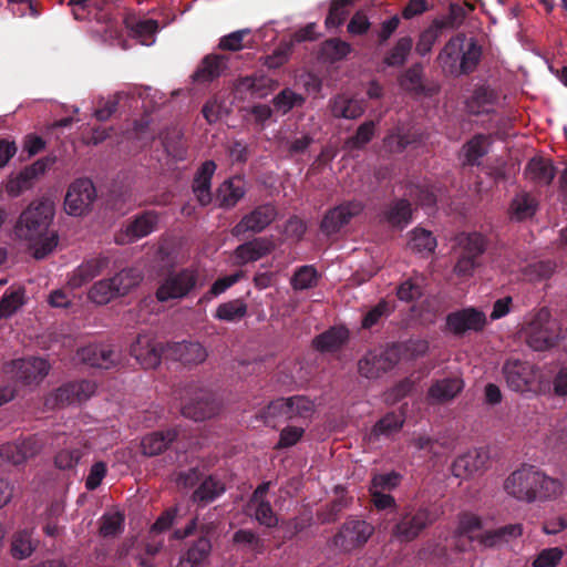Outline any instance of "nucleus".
Listing matches in <instances>:
<instances>
[{"mask_svg":"<svg viewBox=\"0 0 567 567\" xmlns=\"http://www.w3.org/2000/svg\"><path fill=\"white\" fill-rule=\"evenodd\" d=\"M411 216V204L405 198L391 202L383 212L384 220L394 227L405 226L410 223Z\"/></svg>","mask_w":567,"mask_h":567,"instance_id":"ea45409f","label":"nucleus"},{"mask_svg":"<svg viewBox=\"0 0 567 567\" xmlns=\"http://www.w3.org/2000/svg\"><path fill=\"white\" fill-rule=\"evenodd\" d=\"M318 280L319 274L313 266H301L295 271L291 286L295 290H306L316 287Z\"/></svg>","mask_w":567,"mask_h":567,"instance_id":"8fccbe9b","label":"nucleus"},{"mask_svg":"<svg viewBox=\"0 0 567 567\" xmlns=\"http://www.w3.org/2000/svg\"><path fill=\"white\" fill-rule=\"evenodd\" d=\"M374 527L364 519L349 517L333 536V545L343 550L351 551L362 547L372 536Z\"/></svg>","mask_w":567,"mask_h":567,"instance_id":"1a4fd4ad","label":"nucleus"},{"mask_svg":"<svg viewBox=\"0 0 567 567\" xmlns=\"http://www.w3.org/2000/svg\"><path fill=\"white\" fill-rule=\"evenodd\" d=\"M401 360V349L398 344H392L384 350L369 351L358 362L360 375L367 379H378L383 373L392 370Z\"/></svg>","mask_w":567,"mask_h":567,"instance_id":"6e6552de","label":"nucleus"},{"mask_svg":"<svg viewBox=\"0 0 567 567\" xmlns=\"http://www.w3.org/2000/svg\"><path fill=\"white\" fill-rule=\"evenodd\" d=\"M210 551V539L206 535H203L189 546L183 559L192 567H197L208 558Z\"/></svg>","mask_w":567,"mask_h":567,"instance_id":"a18cd8bd","label":"nucleus"},{"mask_svg":"<svg viewBox=\"0 0 567 567\" xmlns=\"http://www.w3.org/2000/svg\"><path fill=\"white\" fill-rule=\"evenodd\" d=\"M353 2L354 0H332L324 21L327 28H337L341 25L349 14L348 8Z\"/></svg>","mask_w":567,"mask_h":567,"instance_id":"4d7b16f0","label":"nucleus"},{"mask_svg":"<svg viewBox=\"0 0 567 567\" xmlns=\"http://www.w3.org/2000/svg\"><path fill=\"white\" fill-rule=\"evenodd\" d=\"M216 171L214 161L204 162L197 169L193 179L192 189L200 206H207L212 203L213 196L210 192L212 178Z\"/></svg>","mask_w":567,"mask_h":567,"instance_id":"bb28decb","label":"nucleus"},{"mask_svg":"<svg viewBox=\"0 0 567 567\" xmlns=\"http://www.w3.org/2000/svg\"><path fill=\"white\" fill-rule=\"evenodd\" d=\"M375 133L374 121H365L355 131V134L346 141L349 150H361L371 142Z\"/></svg>","mask_w":567,"mask_h":567,"instance_id":"5fc2aeb1","label":"nucleus"},{"mask_svg":"<svg viewBox=\"0 0 567 567\" xmlns=\"http://www.w3.org/2000/svg\"><path fill=\"white\" fill-rule=\"evenodd\" d=\"M272 244L270 240L256 237L252 240L239 245L235 255L243 264L254 262L270 254Z\"/></svg>","mask_w":567,"mask_h":567,"instance_id":"473e14b6","label":"nucleus"},{"mask_svg":"<svg viewBox=\"0 0 567 567\" xmlns=\"http://www.w3.org/2000/svg\"><path fill=\"white\" fill-rule=\"evenodd\" d=\"M305 101L301 94L293 92L291 89H284L272 99V105L276 111L287 114L295 106H301Z\"/></svg>","mask_w":567,"mask_h":567,"instance_id":"603ef678","label":"nucleus"},{"mask_svg":"<svg viewBox=\"0 0 567 567\" xmlns=\"http://www.w3.org/2000/svg\"><path fill=\"white\" fill-rule=\"evenodd\" d=\"M525 176L538 184L549 185L556 175V169L549 159L543 157H533L525 167Z\"/></svg>","mask_w":567,"mask_h":567,"instance_id":"72a5a7b5","label":"nucleus"},{"mask_svg":"<svg viewBox=\"0 0 567 567\" xmlns=\"http://www.w3.org/2000/svg\"><path fill=\"white\" fill-rule=\"evenodd\" d=\"M482 527V519L477 515L465 513L460 517L457 533L461 536H466L471 540H478V536H475L474 533L481 530Z\"/></svg>","mask_w":567,"mask_h":567,"instance_id":"69168bd1","label":"nucleus"},{"mask_svg":"<svg viewBox=\"0 0 567 567\" xmlns=\"http://www.w3.org/2000/svg\"><path fill=\"white\" fill-rule=\"evenodd\" d=\"M34 550L31 535L27 530L18 532L11 543V554L17 559L29 557Z\"/></svg>","mask_w":567,"mask_h":567,"instance_id":"680f3d73","label":"nucleus"},{"mask_svg":"<svg viewBox=\"0 0 567 567\" xmlns=\"http://www.w3.org/2000/svg\"><path fill=\"white\" fill-rule=\"evenodd\" d=\"M439 516V509L434 504H408L398 512L391 535L401 543H410L432 526Z\"/></svg>","mask_w":567,"mask_h":567,"instance_id":"7ed1b4c3","label":"nucleus"},{"mask_svg":"<svg viewBox=\"0 0 567 567\" xmlns=\"http://www.w3.org/2000/svg\"><path fill=\"white\" fill-rule=\"evenodd\" d=\"M131 354L144 369L156 368L166 357V346L156 342L148 334H138L136 340L131 344Z\"/></svg>","mask_w":567,"mask_h":567,"instance_id":"a211bd4d","label":"nucleus"},{"mask_svg":"<svg viewBox=\"0 0 567 567\" xmlns=\"http://www.w3.org/2000/svg\"><path fill=\"white\" fill-rule=\"evenodd\" d=\"M199 286V272L187 267L167 272L159 281L155 297L159 302L187 298Z\"/></svg>","mask_w":567,"mask_h":567,"instance_id":"423d86ee","label":"nucleus"},{"mask_svg":"<svg viewBox=\"0 0 567 567\" xmlns=\"http://www.w3.org/2000/svg\"><path fill=\"white\" fill-rule=\"evenodd\" d=\"M244 181L239 177L230 178L220 184L217 189V200L223 208H231L245 196Z\"/></svg>","mask_w":567,"mask_h":567,"instance_id":"e433bc0d","label":"nucleus"},{"mask_svg":"<svg viewBox=\"0 0 567 567\" xmlns=\"http://www.w3.org/2000/svg\"><path fill=\"white\" fill-rule=\"evenodd\" d=\"M290 412L288 405V398H279L271 401L264 410L262 417L266 423H270L274 420L282 419L285 421L291 420Z\"/></svg>","mask_w":567,"mask_h":567,"instance_id":"052dcab7","label":"nucleus"},{"mask_svg":"<svg viewBox=\"0 0 567 567\" xmlns=\"http://www.w3.org/2000/svg\"><path fill=\"white\" fill-rule=\"evenodd\" d=\"M110 265V258L99 255L84 260L68 277V286L78 289L103 272Z\"/></svg>","mask_w":567,"mask_h":567,"instance_id":"412c9836","label":"nucleus"},{"mask_svg":"<svg viewBox=\"0 0 567 567\" xmlns=\"http://www.w3.org/2000/svg\"><path fill=\"white\" fill-rule=\"evenodd\" d=\"M486 324L485 313L474 307L452 311L445 318L446 330L457 338L470 332H481Z\"/></svg>","mask_w":567,"mask_h":567,"instance_id":"f8f14e48","label":"nucleus"},{"mask_svg":"<svg viewBox=\"0 0 567 567\" xmlns=\"http://www.w3.org/2000/svg\"><path fill=\"white\" fill-rule=\"evenodd\" d=\"M225 489V485L221 481L208 476L203 480L199 486L194 491L192 499L194 503L206 505L223 495Z\"/></svg>","mask_w":567,"mask_h":567,"instance_id":"a19ab883","label":"nucleus"},{"mask_svg":"<svg viewBox=\"0 0 567 567\" xmlns=\"http://www.w3.org/2000/svg\"><path fill=\"white\" fill-rule=\"evenodd\" d=\"M351 52V45L338 38L326 40L320 49L324 61L337 62L344 59Z\"/></svg>","mask_w":567,"mask_h":567,"instance_id":"de8ad7c7","label":"nucleus"},{"mask_svg":"<svg viewBox=\"0 0 567 567\" xmlns=\"http://www.w3.org/2000/svg\"><path fill=\"white\" fill-rule=\"evenodd\" d=\"M506 493L519 502H550L563 495L565 486L534 465L524 464L512 472L504 482Z\"/></svg>","mask_w":567,"mask_h":567,"instance_id":"f03ea898","label":"nucleus"},{"mask_svg":"<svg viewBox=\"0 0 567 567\" xmlns=\"http://www.w3.org/2000/svg\"><path fill=\"white\" fill-rule=\"evenodd\" d=\"M141 280L142 277L136 269L125 268L111 278L101 279L93 284L87 292V297L96 305H106L118 297L127 295Z\"/></svg>","mask_w":567,"mask_h":567,"instance_id":"20e7f679","label":"nucleus"},{"mask_svg":"<svg viewBox=\"0 0 567 567\" xmlns=\"http://www.w3.org/2000/svg\"><path fill=\"white\" fill-rule=\"evenodd\" d=\"M96 199V189L89 178L74 181L64 198V209L69 215L82 216L86 214Z\"/></svg>","mask_w":567,"mask_h":567,"instance_id":"ddd939ff","label":"nucleus"},{"mask_svg":"<svg viewBox=\"0 0 567 567\" xmlns=\"http://www.w3.org/2000/svg\"><path fill=\"white\" fill-rule=\"evenodd\" d=\"M47 164L40 159L24 167L16 177L9 179L7 184V192L9 195L17 197L24 190L31 188L33 179L43 174Z\"/></svg>","mask_w":567,"mask_h":567,"instance_id":"c756f323","label":"nucleus"},{"mask_svg":"<svg viewBox=\"0 0 567 567\" xmlns=\"http://www.w3.org/2000/svg\"><path fill=\"white\" fill-rule=\"evenodd\" d=\"M208 355L206 348L197 341H182L166 344V358L183 364H200Z\"/></svg>","mask_w":567,"mask_h":567,"instance_id":"aec40b11","label":"nucleus"},{"mask_svg":"<svg viewBox=\"0 0 567 567\" xmlns=\"http://www.w3.org/2000/svg\"><path fill=\"white\" fill-rule=\"evenodd\" d=\"M538 208L537 199L529 193L516 194L508 208L513 221H524L532 218Z\"/></svg>","mask_w":567,"mask_h":567,"instance_id":"f704fd0d","label":"nucleus"},{"mask_svg":"<svg viewBox=\"0 0 567 567\" xmlns=\"http://www.w3.org/2000/svg\"><path fill=\"white\" fill-rule=\"evenodd\" d=\"M96 390V384L90 380L72 381L61 385L47 395L44 405L48 409L63 408L89 400Z\"/></svg>","mask_w":567,"mask_h":567,"instance_id":"9d476101","label":"nucleus"},{"mask_svg":"<svg viewBox=\"0 0 567 567\" xmlns=\"http://www.w3.org/2000/svg\"><path fill=\"white\" fill-rule=\"evenodd\" d=\"M278 216L277 207L271 203L256 206L251 212L245 214L231 228L234 237L243 239L246 234H259L264 231Z\"/></svg>","mask_w":567,"mask_h":567,"instance_id":"9b49d317","label":"nucleus"},{"mask_svg":"<svg viewBox=\"0 0 567 567\" xmlns=\"http://www.w3.org/2000/svg\"><path fill=\"white\" fill-rule=\"evenodd\" d=\"M400 85L405 90L416 94L424 92L423 66L415 63L410 66L400 79Z\"/></svg>","mask_w":567,"mask_h":567,"instance_id":"3c124183","label":"nucleus"},{"mask_svg":"<svg viewBox=\"0 0 567 567\" xmlns=\"http://www.w3.org/2000/svg\"><path fill=\"white\" fill-rule=\"evenodd\" d=\"M50 364L37 357L13 360L11 372L23 384H39L49 373Z\"/></svg>","mask_w":567,"mask_h":567,"instance_id":"6ab92c4d","label":"nucleus"},{"mask_svg":"<svg viewBox=\"0 0 567 567\" xmlns=\"http://www.w3.org/2000/svg\"><path fill=\"white\" fill-rule=\"evenodd\" d=\"M350 504L351 498L346 495H341L327 504L324 508L320 509L317 513V518L321 524L333 523Z\"/></svg>","mask_w":567,"mask_h":567,"instance_id":"09e8293b","label":"nucleus"},{"mask_svg":"<svg viewBox=\"0 0 567 567\" xmlns=\"http://www.w3.org/2000/svg\"><path fill=\"white\" fill-rule=\"evenodd\" d=\"M463 389V381L460 378H446L437 380L429 389V396L436 402L443 403L454 399Z\"/></svg>","mask_w":567,"mask_h":567,"instance_id":"58836bf2","label":"nucleus"},{"mask_svg":"<svg viewBox=\"0 0 567 567\" xmlns=\"http://www.w3.org/2000/svg\"><path fill=\"white\" fill-rule=\"evenodd\" d=\"M456 244L460 248V256L454 270L460 276H468L478 265L477 258L486 249V239L476 231L461 233L456 236Z\"/></svg>","mask_w":567,"mask_h":567,"instance_id":"0eeeda50","label":"nucleus"},{"mask_svg":"<svg viewBox=\"0 0 567 567\" xmlns=\"http://www.w3.org/2000/svg\"><path fill=\"white\" fill-rule=\"evenodd\" d=\"M186 393L189 399L184 401L181 408L185 417L204 421L217 413L218 404L209 391L190 386Z\"/></svg>","mask_w":567,"mask_h":567,"instance_id":"2eb2a0df","label":"nucleus"},{"mask_svg":"<svg viewBox=\"0 0 567 567\" xmlns=\"http://www.w3.org/2000/svg\"><path fill=\"white\" fill-rule=\"evenodd\" d=\"M565 551L560 547L542 549L534 558L533 567H557L561 561Z\"/></svg>","mask_w":567,"mask_h":567,"instance_id":"0e129e2a","label":"nucleus"},{"mask_svg":"<svg viewBox=\"0 0 567 567\" xmlns=\"http://www.w3.org/2000/svg\"><path fill=\"white\" fill-rule=\"evenodd\" d=\"M525 339L535 351H546L556 347L563 338L560 323L549 311L540 309L525 327Z\"/></svg>","mask_w":567,"mask_h":567,"instance_id":"39448f33","label":"nucleus"},{"mask_svg":"<svg viewBox=\"0 0 567 567\" xmlns=\"http://www.w3.org/2000/svg\"><path fill=\"white\" fill-rule=\"evenodd\" d=\"M365 110L362 100L348 97L346 95H338L333 99L331 104V113L334 117H342L347 120H355L360 117Z\"/></svg>","mask_w":567,"mask_h":567,"instance_id":"4c0bfd02","label":"nucleus"},{"mask_svg":"<svg viewBox=\"0 0 567 567\" xmlns=\"http://www.w3.org/2000/svg\"><path fill=\"white\" fill-rule=\"evenodd\" d=\"M556 264L551 260H539L526 267V275L530 280L548 279L555 271Z\"/></svg>","mask_w":567,"mask_h":567,"instance_id":"338daca9","label":"nucleus"},{"mask_svg":"<svg viewBox=\"0 0 567 567\" xmlns=\"http://www.w3.org/2000/svg\"><path fill=\"white\" fill-rule=\"evenodd\" d=\"M227 62L228 58L224 54H207L192 75L193 81L199 84L215 81L226 71Z\"/></svg>","mask_w":567,"mask_h":567,"instance_id":"5701e85b","label":"nucleus"},{"mask_svg":"<svg viewBox=\"0 0 567 567\" xmlns=\"http://www.w3.org/2000/svg\"><path fill=\"white\" fill-rule=\"evenodd\" d=\"M488 453L484 449H475L458 456L452 465L453 475L466 477L483 470L488 462Z\"/></svg>","mask_w":567,"mask_h":567,"instance_id":"393cba45","label":"nucleus"},{"mask_svg":"<svg viewBox=\"0 0 567 567\" xmlns=\"http://www.w3.org/2000/svg\"><path fill=\"white\" fill-rule=\"evenodd\" d=\"M80 359L93 368L110 369L120 361V354L107 344H89L79 351Z\"/></svg>","mask_w":567,"mask_h":567,"instance_id":"4be33fe9","label":"nucleus"},{"mask_svg":"<svg viewBox=\"0 0 567 567\" xmlns=\"http://www.w3.org/2000/svg\"><path fill=\"white\" fill-rule=\"evenodd\" d=\"M349 340V331L344 327H332L317 336L312 344L320 352H336Z\"/></svg>","mask_w":567,"mask_h":567,"instance_id":"7c9ffc66","label":"nucleus"},{"mask_svg":"<svg viewBox=\"0 0 567 567\" xmlns=\"http://www.w3.org/2000/svg\"><path fill=\"white\" fill-rule=\"evenodd\" d=\"M288 405L291 410L290 419H309L313 411V402L305 395H292L288 398Z\"/></svg>","mask_w":567,"mask_h":567,"instance_id":"bf43d9fd","label":"nucleus"},{"mask_svg":"<svg viewBox=\"0 0 567 567\" xmlns=\"http://www.w3.org/2000/svg\"><path fill=\"white\" fill-rule=\"evenodd\" d=\"M248 313V306L241 298L233 299L220 303L214 315V318L226 322H238Z\"/></svg>","mask_w":567,"mask_h":567,"instance_id":"79ce46f5","label":"nucleus"},{"mask_svg":"<svg viewBox=\"0 0 567 567\" xmlns=\"http://www.w3.org/2000/svg\"><path fill=\"white\" fill-rule=\"evenodd\" d=\"M410 241L412 249L419 252H432L436 247V239L431 231L423 228H415Z\"/></svg>","mask_w":567,"mask_h":567,"instance_id":"e2e57ef3","label":"nucleus"},{"mask_svg":"<svg viewBox=\"0 0 567 567\" xmlns=\"http://www.w3.org/2000/svg\"><path fill=\"white\" fill-rule=\"evenodd\" d=\"M497 93L486 85L477 86L470 100L466 103V107L471 114L480 115L488 113L493 106L497 103Z\"/></svg>","mask_w":567,"mask_h":567,"instance_id":"c9c22d12","label":"nucleus"},{"mask_svg":"<svg viewBox=\"0 0 567 567\" xmlns=\"http://www.w3.org/2000/svg\"><path fill=\"white\" fill-rule=\"evenodd\" d=\"M125 517L122 513L104 514L101 517L100 535L102 537H114L124 530Z\"/></svg>","mask_w":567,"mask_h":567,"instance_id":"13d9d810","label":"nucleus"},{"mask_svg":"<svg viewBox=\"0 0 567 567\" xmlns=\"http://www.w3.org/2000/svg\"><path fill=\"white\" fill-rule=\"evenodd\" d=\"M216 171L214 161L204 162L197 169L193 179L192 189L200 206H207L212 203L213 196L210 192L212 178Z\"/></svg>","mask_w":567,"mask_h":567,"instance_id":"a878e982","label":"nucleus"},{"mask_svg":"<svg viewBox=\"0 0 567 567\" xmlns=\"http://www.w3.org/2000/svg\"><path fill=\"white\" fill-rule=\"evenodd\" d=\"M163 146L166 153L175 161H184L187 156V148L183 135L178 131L167 132L163 137Z\"/></svg>","mask_w":567,"mask_h":567,"instance_id":"864d4df0","label":"nucleus"},{"mask_svg":"<svg viewBox=\"0 0 567 567\" xmlns=\"http://www.w3.org/2000/svg\"><path fill=\"white\" fill-rule=\"evenodd\" d=\"M402 480V475L395 471L384 474H375L371 480L370 488L378 491H391L395 488Z\"/></svg>","mask_w":567,"mask_h":567,"instance_id":"774afa93","label":"nucleus"},{"mask_svg":"<svg viewBox=\"0 0 567 567\" xmlns=\"http://www.w3.org/2000/svg\"><path fill=\"white\" fill-rule=\"evenodd\" d=\"M466 37L458 33L451 38L441 50L439 61L443 70L452 75H458L461 70V56Z\"/></svg>","mask_w":567,"mask_h":567,"instance_id":"b1692460","label":"nucleus"},{"mask_svg":"<svg viewBox=\"0 0 567 567\" xmlns=\"http://www.w3.org/2000/svg\"><path fill=\"white\" fill-rule=\"evenodd\" d=\"M44 441L38 434L8 442L0 447V457L14 466L22 465L35 457L42 450Z\"/></svg>","mask_w":567,"mask_h":567,"instance_id":"4468645a","label":"nucleus"},{"mask_svg":"<svg viewBox=\"0 0 567 567\" xmlns=\"http://www.w3.org/2000/svg\"><path fill=\"white\" fill-rule=\"evenodd\" d=\"M482 49L477 44V41L473 38L466 39L464 42V49L462 50L461 56V70L460 74H471L474 72L481 61Z\"/></svg>","mask_w":567,"mask_h":567,"instance_id":"c03bdc74","label":"nucleus"},{"mask_svg":"<svg viewBox=\"0 0 567 567\" xmlns=\"http://www.w3.org/2000/svg\"><path fill=\"white\" fill-rule=\"evenodd\" d=\"M413 48L411 37L400 38L392 49H390L383 58V63L391 68H400L405 64L410 52Z\"/></svg>","mask_w":567,"mask_h":567,"instance_id":"37998d69","label":"nucleus"},{"mask_svg":"<svg viewBox=\"0 0 567 567\" xmlns=\"http://www.w3.org/2000/svg\"><path fill=\"white\" fill-rule=\"evenodd\" d=\"M502 372L507 386L516 392L529 390L535 380L534 367L519 359H507L503 364Z\"/></svg>","mask_w":567,"mask_h":567,"instance_id":"f3484780","label":"nucleus"},{"mask_svg":"<svg viewBox=\"0 0 567 567\" xmlns=\"http://www.w3.org/2000/svg\"><path fill=\"white\" fill-rule=\"evenodd\" d=\"M54 217V205L49 199H37L21 213L14 231L20 239L28 240L35 259H43L58 245V234L49 227Z\"/></svg>","mask_w":567,"mask_h":567,"instance_id":"f257e3e1","label":"nucleus"},{"mask_svg":"<svg viewBox=\"0 0 567 567\" xmlns=\"http://www.w3.org/2000/svg\"><path fill=\"white\" fill-rule=\"evenodd\" d=\"M24 303V290L17 289L6 292L0 298V320L11 317Z\"/></svg>","mask_w":567,"mask_h":567,"instance_id":"6e6d98bb","label":"nucleus"},{"mask_svg":"<svg viewBox=\"0 0 567 567\" xmlns=\"http://www.w3.org/2000/svg\"><path fill=\"white\" fill-rule=\"evenodd\" d=\"M446 27V23L442 20H434L432 24L424 30L416 42L415 51L417 54L424 56L431 52L433 44L436 42L442 30Z\"/></svg>","mask_w":567,"mask_h":567,"instance_id":"49530a36","label":"nucleus"},{"mask_svg":"<svg viewBox=\"0 0 567 567\" xmlns=\"http://www.w3.org/2000/svg\"><path fill=\"white\" fill-rule=\"evenodd\" d=\"M491 144V135L483 133L473 135L461 150L463 166H480L482 158L488 154Z\"/></svg>","mask_w":567,"mask_h":567,"instance_id":"c85d7f7f","label":"nucleus"},{"mask_svg":"<svg viewBox=\"0 0 567 567\" xmlns=\"http://www.w3.org/2000/svg\"><path fill=\"white\" fill-rule=\"evenodd\" d=\"M362 210L363 205L360 202L350 200L342 203L324 214L320 224V230L327 236L337 234Z\"/></svg>","mask_w":567,"mask_h":567,"instance_id":"dca6fc26","label":"nucleus"},{"mask_svg":"<svg viewBox=\"0 0 567 567\" xmlns=\"http://www.w3.org/2000/svg\"><path fill=\"white\" fill-rule=\"evenodd\" d=\"M158 221L159 214L156 210H144L127 223L124 233L130 241H135L155 231Z\"/></svg>","mask_w":567,"mask_h":567,"instance_id":"cd10ccee","label":"nucleus"},{"mask_svg":"<svg viewBox=\"0 0 567 567\" xmlns=\"http://www.w3.org/2000/svg\"><path fill=\"white\" fill-rule=\"evenodd\" d=\"M176 429H167L165 431H156L147 434L142 440V451L144 455L155 456L163 453L177 439Z\"/></svg>","mask_w":567,"mask_h":567,"instance_id":"2f4dec72","label":"nucleus"}]
</instances>
